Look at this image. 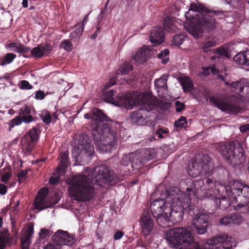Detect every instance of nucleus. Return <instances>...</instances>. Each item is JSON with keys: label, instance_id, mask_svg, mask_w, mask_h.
<instances>
[{"label": "nucleus", "instance_id": "obj_1", "mask_svg": "<svg viewBox=\"0 0 249 249\" xmlns=\"http://www.w3.org/2000/svg\"><path fill=\"white\" fill-rule=\"evenodd\" d=\"M196 190L187 188L185 192L179 190L178 188L170 189L166 197V201L170 204V207H165L164 213L155 216L158 225L163 228L172 227L175 223L181 221L184 213H187L194 216L192 223L198 234H203L207 232L209 225L208 216L195 211L196 206L192 202L195 201Z\"/></svg>", "mask_w": 249, "mask_h": 249}, {"label": "nucleus", "instance_id": "obj_2", "mask_svg": "<svg viewBox=\"0 0 249 249\" xmlns=\"http://www.w3.org/2000/svg\"><path fill=\"white\" fill-rule=\"evenodd\" d=\"M90 178L85 175L73 176L68 180L71 186L68 190L74 199L85 202L92 199L95 195V185L101 188L102 183L113 185L118 181V178L113 170L107 165L101 164L95 167L91 172Z\"/></svg>", "mask_w": 249, "mask_h": 249}, {"label": "nucleus", "instance_id": "obj_3", "mask_svg": "<svg viewBox=\"0 0 249 249\" xmlns=\"http://www.w3.org/2000/svg\"><path fill=\"white\" fill-rule=\"evenodd\" d=\"M84 117L92 120L91 135L96 148L101 152H109L117 142V133L113 127L118 125L120 123L112 122L102 111L97 108L92 110L91 113H87Z\"/></svg>", "mask_w": 249, "mask_h": 249}, {"label": "nucleus", "instance_id": "obj_4", "mask_svg": "<svg viewBox=\"0 0 249 249\" xmlns=\"http://www.w3.org/2000/svg\"><path fill=\"white\" fill-rule=\"evenodd\" d=\"M216 149L227 162L232 166H240L245 161L244 150L237 141L220 142L217 144Z\"/></svg>", "mask_w": 249, "mask_h": 249}, {"label": "nucleus", "instance_id": "obj_5", "mask_svg": "<svg viewBox=\"0 0 249 249\" xmlns=\"http://www.w3.org/2000/svg\"><path fill=\"white\" fill-rule=\"evenodd\" d=\"M223 15L222 12L207 9L198 17H196L197 23L196 25L190 27L189 31L195 38L201 37L204 31L209 33L216 28V22L214 15Z\"/></svg>", "mask_w": 249, "mask_h": 249}, {"label": "nucleus", "instance_id": "obj_6", "mask_svg": "<svg viewBox=\"0 0 249 249\" xmlns=\"http://www.w3.org/2000/svg\"><path fill=\"white\" fill-rule=\"evenodd\" d=\"M142 107L131 114V120L132 123L138 125L142 124L145 121V112L150 111L159 105V100L155 96L149 94L142 95L139 101Z\"/></svg>", "mask_w": 249, "mask_h": 249}, {"label": "nucleus", "instance_id": "obj_7", "mask_svg": "<svg viewBox=\"0 0 249 249\" xmlns=\"http://www.w3.org/2000/svg\"><path fill=\"white\" fill-rule=\"evenodd\" d=\"M213 169V163L210 157L206 154H198L192 161L189 166L188 173L193 178L200 174H208Z\"/></svg>", "mask_w": 249, "mask_h": 249}, {"label": "nucleus", "instance_id": "obj_8", "mask_svg": "<svg viewBox=\"0 0 249 249\" xmlns=\"http://www.w3.org/2000/svg\"><path fill=\"white\" fill-rule=\"evenodd\" d=\"M116 92L113 89L107 91L104 96L105 101L117 107H123L127 109H131L137 102L136 97L133 93H127L114 98Z\"/></svg>", "mask_w": 249, "mask_h": 249}, {"label": "nucleus", "instance_id": "obj_9", "mask_svg": "<svg viewBox=\"0 0 249 249\" xmlns=\"http://www.w3.org/2000/svg\"><path fill=\"white\" fill-rule=\"evenodd\" d=\"M190 234L186 228H174L167 231L165 239L170 247L180 249L187 240H191Z\"/></svg>", "mask_w": 249, "mask_h": 249}, {"label": "nucleus", "instance_id": "obj_10", "mask_svg": "<svg viewBox=\"0 0 249 249\" xmlns=\"http://www.w3.org/2000/svg\"><path fill=\"white\" fill-rule=\"evenodd\" d=\"M210 101L218 109L228 113L236 114L241 113L242 110L237 100L213 96L210 98Z\"/></svg>", "mask_w": 249, "mask_h": 249}, {"label": "nucleus", "instance_id": "obj_11", "mask_svg": "<svg viewBox=\"0 0 249 249\" xmlns=\"http://www.w3.org/2000/svg\"><path fill=\"white\" fill-rule=\"evenodd\" d=\"M131 167L135 170L141 168L147 161L154 159L155 156L153 149L146 148L131 153Z\"/></svg>", "mask_w": 249, "mask_h": 249}, {"label": "nucleus", "instance_id": "obj_12", "mask_svg": "<svg viewBox=\"0 0 249 249\" xmlns=\"http://www.w3.org/2000/svg\"><path fill=\"white\" fill-rule=\"evenodd\" d=\"M40 128L39 124H37L33 127L28 133L25 134L21 139V142L25 146L27 152H31L34 148L35 144L39 139V133L37 129Z\"/></svg>", "mask_w": 249, "mask_h": 249}, {"label": "nucleus", "instance_id": "obj_13", "mask_svg": "<svg viewBox=\"0 0 249 249\" xmlns=\"http://www.w3.org/2000/svg\"><path fill=\"white\" fill-rule=\"evenodd\" d=\"M74 237L70 235L67 231L63 230H58L53 236L52 240L53 243L57 246L61 247L63 246H71L73 243Z\"/></svg>", "mask_w": 249, "mask_h": 249}, {"label": "nucleus", "instance_id": "obj_14", "mask_svg": "<svg viewBox=\"0 0 249 249\" xmlns=\"http://www.w3.org/2000/svg\"><path fill=\"white\" fill-rule=\"evenodd\" d=\"M47 194L48 191L45 188L41 189L38 191L34 202L35 209L41 211L48 208L53 207L55 203L47 200L46 198Z\"/></svg>", "mask_w": 249, "mask_h": 249}, {"label": "nucleus", "instance_id": "obj_15", "mask_svg": "<svg viewBox=\"0 0 249 249\" xmlns=\"http://www.w3.org/2000/svg\"><path fill=\"white\" fill-rule=\"evenodd\" d=\"M52 50V45L46 43L37 45L36 47L33 48L31 50V54L34 58L39 59L49 56Z\"/></svg>", "mask_w": 249, "mask_h": 249}, {"label": "nucleus", "instance_id": "obj_16", "mask_svg": "<svg viewBox=\"0 0 249 249\" xmlns=\"http://www.w3.org/2000/svg\"><path fill=\"white\" fill-rule=\"evenodd\" d=\"M209 244L216 245L217 244H222L223 248L225 249H231L234 246V240L231 236L226 234H219L211 239L209 240Z\"/></svg>", "mask_w": 249, "mask_h": 249}, {"label": "nucleus", "instance_id": "obj_17", "mask_svg": "<svg viewBox=\"0 0 249 249\" xmlns=\"http://www.w3.org/2000/svg\"><path fill=\"white\" fill-rule=\"evenodd\" d=\"M166 207H170V204L167 202L166 198L165 201L163 199H156L151 203L150 210L154 217L157 216L164 213L163 210Z\"/></svg>", "mask_w": 249, "mask_h": 249}, {"label": "nucleus", "instance_id": "obj_18", "mask_svg": "<svg viewBox=\"0 0 249 249\" xmlns=\"http://www.w3.org/2000/svg\"><path fill=\"white\" fill-rule=\"evenodd\" d=\"M164 30L162 27H154L151 32L150 40L154 45H159L164 41Z\"/></svg>", "mask_w": 249, "mask_h": 249}, {"label": "nucleus", "instance_id": "obj_19", "mask_svg": "<svg viewBox=\"0 0 249 249\" xmlns=\"http://www.w3.org/2000/svg\"><path fill=\"white\" fill-rule=\"evenodd\" d=\"M141 224L142 228V232L145 236L149 235L153 229V222L150 215L146 213L142 214L141 219Z\"/></svg>", "mask_w": 249, "mask_h": 249}, {"label": "nucleus", "instance_id": "obj_20", "mask_svg": "<svg viewBox=\"0 0 249 249\" xmlns=\"http://www.w3.org/2000/svg\"><path fill=\"white\" fill-rule=\"evenodd\" d=\"M60 162L57 168V172L59 177L64 175L65 174L66 170L67 169L69 163V153L68 151L60 153L58 156Z\"/></svg>", "mask_w": 249, "mask_h": 249}, {"label": "nucleus", "instance_id": "obj_21", "mask_svg": "<svg viewBox=\"0 0 249 249\" xmlns=\"http://www.w3.org/2000/svg\"><path fill=\"white\" fill-rule=\"evenodd\" d=\"M221 80L225 82V85L230 86L231 90L236 94H242L244 90L246 84H248V80L246 79H242L240 81L229 83L226 81L223 76H221Z\"/></svg>", "mask_w": 249, "mask_h": 249}, {"label": "nucleus", "instance_id": "obj_22", "mask_svg": "<svg viewBox=\"0 0 249 249\" xmlns=\"http://www.w3.org/2000/svg\"><path fill=\"white\" fill-rule=\"evenodd\" d=\"M14 237L10 236L8 230L6 229L0 231V249H5L7 246L10 247Z\"/></svg>", "mask_w": 249, "mask_h": 249}, {"label": "nucleus", "instance_id": "obj_23", "mask_svg": "<svg viewBox=\"0 0 249 249\" xmlns=\"http://www.w3.org/2000/svg\"><path fill=\"white\" fill-rule=\"evenodd\" d=\"M149 51L150 48L148 46L140 48L134 57L135 61L141 64L146 62L149 57Z\"/></svg>", "mask_w": 249, "mask_h": 249}, {"label": "nucleus", "instance_id": "obj_24", "mask_svg": "<svg viewBox=\"0 0 249 249\" xmlns=\"http://www.w3.org/2000/svg\"><path fill=\"white\" fill-rule=\"evenodd\" d=\"M233 59L237 64L249 66V49L238 53Z\"/></svg>", "mask_w": 249, "mask_h": 249}, {"label": "nucleus", "instance_id": "obj_25", "mask_svg": "<svg viewBox=\"0 0 249 249\" xmlns=\"http://www.w3.org/2000/svg\"><path fill=\"white\" fill-rule=\"evenodd\" d=\"M31 107L25 105L19 109V116L25 124H29L33 122V116L31 115Z\"/></svg>", "mask_w": 249, "mask_h": 249}, {"label": "nucleus", "instance_id": "obj_26", "mask_svg": "<svg viewBox=\"0 0 249 249\" xmlns=\"http://www.w3.org/2000/svg\"><path fill=\"white\" fill-rule=\"evenodd\" d=\"M34 233V226H30L26 230L21 238V245L23 248H29L31 243V238Z\"/></svg>", "mask_w": 249, "mask_h": 249}, {"label": "nucleus", "instance_id": "obj_27", "mask_svg": "<svg viewBox=\"0 0 249 249\" xmlns=\"http://www.w3.org/2000/svg\"><path fill=\"white\" fill-rule=\"evenodd\" d=\"M190 238L191 240H187L185 243L183 244L182 246L180 247V249H203V248L200 247L199 243L194 241L193 236L191 233L190 234Z\"/></svg>", "mask_w": 249, "mask_h": 249}, {"label": "nucleus", "instance_id": "obj_28", "mask_svg": "<svg viewBox=\"0 0 249 249\" xmlns=\"http://www.w3.org/2000/svg\"><path fill=\"white\" fill-rule=\"evenodd\" d=\"M230 221V226H239L244 220L243 217L238 213L229 214Z\"/></svg>", "mask_w": 249, "mask_h": 249}, {"label": "nucleus", "instance_id": "obj_29", "mask_svg": "<svg viewBox=\"0 0 249 249\" xmlns=\"http://www.w3.org/2000/svg\"><path fill=\"white\" fill-rule=\"evenodd\" d=\"M133 69V65L129 62L124 63L118 69L115 74L117 75H126Z\"/></svg>", "mask_w": 249, "mask_h": 249}, {"label": "nucleus", "instance_id": "obj_30", "mask_svg": "<svg viewBox=\"0 0 249 249\" xmlns=\"http://www.w3.org/2000/svg\"><path fill=\"white\" fill-rule=\"evenodd\" d=\"M212 52L213 54L218 55V58L225 57L230 58L231 57L228 48L224 46H221L219 48L213 49Z\"/></svg>", "mask_w": 249, "mask_h": 249}, {"label": "nucleus", "instance_id": "obj_31", "mask_svg": "<svg viewBox=\"0 0 249 249\" xmlns=\"http://www.w3.org/2000/svg\"><path fill=\"white\" fill-rule=\"evenodd\" d=\"M167 77L168 75L166 74H163L160 78L156 79L154 81L156 87L158 89H167L166 84Z\"/></svg>", "mask_w": 249, "mask_h": 249}, {"label": "nucleus", "instance_id": "obj_32", "mask_svg": "<svg viewBox=\"0 0 249 249\" xmlns=\"http://www.w3.org/2000/svg\"><path fill=\"white\" fill-rule=\"evenodd\" d=\"M17 55L12 53H8L0 58V66H5L11 64L16 58Z\"/></svg>", "mask_w": 249, "mask_h": 249}, {"label": "nucleus", "instance_id": "obj_33", "mask_svg": "<svg viewBox=\"0 0 249 249\" xmlns=\"http://www.w3.org/2000/svg\"><path fill=\"white\" fill-rule=\"evenodd\" d=\"M175 23V18L167 17L164 20L163 28L167 32H172L174 30V28Z\"/></svg>", "mask_w": 249, "mask_h": 249}, {"label": "nucleus", "instance_id": "obj_34", "mask_svg": "<svg viewBox=\"0 0 249 249\" xmlns=\"http://www.w3.org/2000/svg\"><path fill=\"white\" fill-rule=\"evenodd\" d=\"M207 9V8L205 7H204L202 4L200 3H196L195 2L191 3H190V8L189 11L191 10L193 11L196 12L198 13L197 14H196L197 17H198L201 15H202L206 10Z\"/></svg>", "mask_w": 249, "mask_h": 249}, {"label": "nucleus", "instance_id": "obj_35", "mask_svg": "<svg viewBox=\"0 0 249 249\" xmlns=\"http://www.w3.org/2000/svg\"><path fill=\"white\" fill-rule=\"evenodd\" d=\"M182 88L185 92H189L193 90V83L191 79L187 77L183 78L180 82Z\"/></svg>", "mask_w": 249, "mask_h": 249}, {"label": "nucleus", "instance_id": "obj_36", "mask_svg": "<svg viewBox=\"0 0 249 249\" xmlns=\"http://www.w3.org/2000/svg\"><path fill=\"white\" fill-rule=\"evenodd\" d=\"M43 122L49 124L52 121V117L50 112L47 110H43L38 114Z\"/></svg>", "mask_w": 249, "mask_h": 249}, {"label": "nucleus", "instance_id": "obj_37", "mask_svg": "<svg viewBox=\"0 0 249 249\" xmlns=\"http://www.w3.org/2000/svg\"><path fill=\"white\" fill-rule=\"evenodd\" d=\"M186 36L183 34H177L173 37L172 42L177 46H179L185 41Z\"/></svg>", "mask_w": 249, "mask_h": 249}, {"label": "nucleus", "instance_id": "obj_38", "mask_svg": "<svg viewBox=\"0 0 249 249\" xmlns=\"http://www.w3.org/2000/svg\"><path fill=\"white\" fill-rule=\"evenodd\" d=\"M187 125L186 118L181 116L179 119L175 122L174 126L177 128H186Z\"/></svg>", "mask_w": 249, "mask_h": 249}, {"label": "nucleus", "instance_id": "obj_39", "mask_svg": "<svg viewBox=\"0 0 249 249\" xmlns=\"http://www.w3.org/2000/svg\"><path fill=\"white\" fill-rule=\"evenodd\" d=\"M215 45V42L213 41H207L201 43V48L203 52L207 53L209 51H212L211 48Z\"/></svg>", "mask_w": 249, "mask_h": 249}, {"label": "nucleus", "instance_id": "obj_40", "mask_svg": "<svg viewBox=\"0 0 249 249\" xmlns=\"http://www.w3.org/2000/svg\"><path fill=\"white\" fill-rule=\"evenodd\" d=\"M169 50L167 49H165L161 51L157 55L158 57L160 59H162V63L165 64L168 62L169 59V57H166L169 54Z\"/></svg>", "mask_w": 249, "mask_h": 249}, {"label": "nucleus", "instance_id": "obj_41", "mask_svg": "<svg viewBox=\"0 0 249 249\" xmlns=\"http://www.w3.org/2000/svg\"><path fill=\"white\" fill-rule=\"evenodd\" d=\"M81 149L85 150V153L87 154L88 156H92L93 153L94 151V147L91 142L82 146Z\"/></svg>", "mask_w": 249, "mask_h": 249}, {"label": "nucleus", "instance_id": "obj_42", "mask_svg": "<svg viewBox=\"0 0 249 249\" xmlns=\"http://www.w3.org/2000/svg\"><path fill=\"white\" fill-rule=\"evenodd\" d=\"M132 156L131 153L128 154L124 155L120 161V163L122 165L124 166H127L130 164L131 166L132 164Z\"/></svg>", "mask_w": 249, "mask_h": 249}, {"label": "nucleus", "instance_id": "obj_43", "mask_svg": "<svg viewBox=\"0 0 249 249\" xmlns=\"http://www.w3.org/2000/svg\"><path fill=\"white\" fill-rule=\"evenodd\" d=\"M23 122L22 119L19 116H17L15 118L11 120L9 123V131H11L15 126L19 125Z\"/></svg>", "mask_w": 249, "mask_h": 249}, {"label": "nucleus", "instance_id": "obj_44", "mask_svg": "<svg viewBox=\"0 0 249 249\" xmlns=\"http://www.w3.org/2000/svg\"><path fill=\"white\" fill-rule=\"evenodd\" d=\"M12 176V173L10 170H9L4 173H3L2 171H0V176L1 177L0 180L1 182L4 183H7L9 182Z\"/></svg>", "mask_w": 249, "mask_h": 249}, {"label": "nucleus", "instance_id": "obj_45", "mask_svg": "<svg viewBox=\"0 0 249 249\" xmlns=\"http://www.w3.org/2000/svg\"><path fill=\"white\" fill-rule=\"evenodd\" d=\"M60 46L61 48L68 52L71 51L72 50V44L67 39L61 41L60 43Z\"/></svg>", "mask_w": 249, "mask_h": 249}, {"label": "nucleus", "instance_id": "obj_46", "mask_svg": "<svg viewBox=\"0 0 249 249\" xmlns=\"http://www.w3.org/2000/svg\"><path fill=\"white\" fill-rule=\"evenodd\" d=\"M169 132L167 128L160 127L157 129L155 134L159 138L163 139L164 138L163 135H167Z\"/></svg>", "mask_w": 249, "mask_h": 249}, {"label": "nucleus", "instance_id": "obj_47", "mask_svg": "<svg viewBox=\"0 0 249 249\" xmlns=\"http://www.w3.org/2000/svg\"><path fill=\"white\" fill-rule=\"evenodd\" d=\"M21 45V43L20 42H11L7 45V47L11 49V51L19 53Z\"/></svg>", "mask_w": 249, "mask_h": 249}, {"label": "nucleus", "instance_id": "obj_48", "mask_svg": "<svg viewBox=\"0 0 249 249\" xmlns=\"http://www.w3.org/2000/svg\"><path fill=\"white\" fill-rule=\"evenodd\" d=\"M79 141V144L81 145V147L91 142L89 137L86 134H82L80 135Z\"/></svg>", "mask_w": 249, "mask_h": 249}, {"label": "nucleus", "instance_id": "obj_49", "mask_svg": "<svg viewBox=\"0 0 249 249\" xmlns=\"http://www.w3.org/2000/svg\"><path fill=\"white\" fill-rule=\"evenodd\" d=\"M19 86L21 89H31L33 88L28 81L24 80L20 81Z\"/></svg>", "mask_w": 249, "mask_h": 249}, {"label": "nucleus", "instance_id": "obj_50", "mask_svg": "<svg viewBox=\"0 0 249 249\" xmlns=\"http://www.w3.org/2000/svg\"><path fill=\"white\" fill-rule=\"evenodd\" d=\"M210 71H211V72L213 74H216L218 73L219 71L216 69L214 67H206L205 68H204V73L205 75H207L209 72Z\"/></svg>", "mask_w": 249, "mask_h": 249}, {"label": "nucleus", "instance_id": "obj_51", "mask_svg": "<svg viewBox=\"0 0 249 249\" xmlns=\"http://www.w3.org/2000/svg\"><path fill=\"white\" fill-rule=\"evenodd\" d=\"M219 223L222 225L230 226V221L228 214L220 218L219 219Z\"/></svg>", "mask_w": 249, "mask_h": 249}, {"label": "nucleus", "instance_id": "obj_52", "mask_svg": "<svg viewBox=\"0 0 249 249\" xmlns=\"http://www.w3.org/2000/svg\"><path fill=\"white\" fill-rule=\"evenodd\" d=\"M30 52H31V49L30 47L21 44L19 53L22 54L23 56L25 57L26 56L25 54L29 53Z\"/></svg>", "mask_w": 249, "mask_h": 249}, {"label": "nucleus", "instance_id": "obj_53", "mask_svg": "<svg viewBox=\"0 0 249 249\" xmlns=\"http://www.w3.org/2000/svg\"><path fill=\"white\" fill-rule=\"evenodd\" d=\"M39 237L44 239L46 237H49L51 235L50 231L46 229H42L39 232Z\"/></svg>", "mask_w": 249, "mask_h": 249}, {"label": "nucleus", "instance_id": "obj_54", "mask_svg": "<svg viewBox=\"0 0 249 249\" xmlns=\"http://www.w3.org/2000/svg\"><path fill=\"white\" fill-rule=\"evenodd\" d=\"M175 106L176 107V111L178 112L182 111L185 108V105L178 101L175 102Z\"/></svg>", "mask_w": 249, "mask_h": 249}, {"label": "nucleus", "instance_id": "obj_55", "mask_svg": "<svg viewBox=\"0 0 249 249\" xmlns=\"http://www.w3.org/2000/svg\"><path fill=\"white\" fill-rule=\"evenodd\" d=\"M45 97V93L43 91L38 90L36 92L35 98L36 100H42Z\"/></svg>", "mask_w": 249, "mask_h": 249}, {"label": "nucleus", "instance_id": "obj_56", "mask_svg": "<svg viewBox=\"0 0 249 249\" xmlns=\"http://www.w3.org/2000/svg\"><path fill=\"white\" fill-rule=\"evenodd\" d=\"M43 249H63V248L56 246L54 244L53 245L51 243H48L44 247Z\"/></svg>", "mask_w": 249, "mask_h": 249}, {"label": "nucleus", "instance_id": "obj_57", "mask_svg": "<svg viewBox=\"0 0 249 249\" xmlns=\"http://www.w3.org/2000/svg\"><path fill=\"white\" fill-rule=\"evenodd\" d=\"M242 96L245 98H249V82L248 81V84H246L244 88L243 94Z\"/></svg>", "mask_w": 249, "mask_h": 249}, {"label": "nucleus", "instance_id": "obj_58", "mask_svg": "<svg viewBox=\"0 0 249 249\" xmlns=\"http://www.w3.org/2000/svg\"><path fill=\"white\" fill-rule=\"evenodd\" d=\"M7 192V187L2 183L0 184V194L1 195H4Z\"/></svg>", "mask_w": 249, "mask_h": 249}, {"label": "nucleus", "instance_id": "obj_59", "mask_svg": "<svg viewBox=\"0 0 249 249\" xmlns=\"http://www.w3.org/2000/svg\"><path fill=\"white\" fill-rule=\"evenodd\" d=\"M124 233L122 231H117L114 235V239L115 240L120 239L124 235Z\"/></svg>", "mask_w": 249, "mask_h": 249}, {"label": "nucleus", "instance_id": "obj_60", "mask_svg": "<svg viewBox=\"0 0 249 249\" xmlns=\"http://www.w3.org/2000/svg\"><path fill=\"white\" fill-rule=\"evenodd\" d=\"M116 84V79L114 78L110 79L108 83L105 86V89H108L110 87Z\"/></svg>", "mask_w": 249, "mask_h": 249}, {"label": "nucleus", "instance_id": "obj_61", "mask_svg": "<svg viewBox=\"0 0 249 249\" xmlns=\"http://www.w3.org/2000/svg\"><path fill=\"white\" fill-rule=\"evenodd\" d=\"M240 130L242 133L249 131V124L242 125L240 127Z\"/></svg>", "mask_w": 249, "mask_h": 249}, {"label": "nucleus", "instance_id": "obj_62", "mask_svg": "<svg viewBox=\"0 0 249 249\" xmlns=\"http://www.w3.org/2000/svg\"><path fill=\"white\" fill-rule=\"evenodd\" d=\"M89 15V14H87L84 18V19H83V20L82 21V25H81L82 27H81V32H83L85 25H86V24L87 23V22L88 21Z\"/></svg>", "mask_w": 249, "mask_h": 249}, {"label": "nucleus", "instance_id": "obj_63", "mask_svg": "<svg viewBox=\"0 0 249 249\" xmlns=\"http://www.w3.org/2000/svg\"><path fill=\"white\" fill-rule=\"evenodd\" d=\"M109 0H107V2H106V4H105V9H102L101 10V12L100 13V14L98 16V18L99 19H100V20L102 19V18H103L104 17V13H105L106 12V8L107 7V5L109 2Z\"/></svg>", "mask_w": 249, "mask_h": 249}, {"label": "nucleus", "instance_id": "obj_64", "mask_svg": "<svg viewBox=\"0 0 249 249\" xmlns=\"http://www.w3.org/2000/svg\"><path fill=\"white\" fill-rule=\"evenodd\" d=\"M59 180V177H55V178L51 177L49 179V183L51 184L54 185V184L57 183V182H58Z\"/></svg>", "mask_w": 249, "mask_h": 249}]
</instances>
